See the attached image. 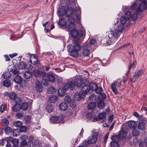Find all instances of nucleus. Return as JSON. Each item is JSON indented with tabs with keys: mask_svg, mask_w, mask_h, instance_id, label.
<instances>
[{
	"mask_svg": "<svg viewBox=\"0 0 147 147\" xmlns=\"http://www.w3.org/2000/svg\"><path fill=\"white\" fill-rule=\"evenodd\" d=\"M74 19L72 17L68 20V29L70 32L71 36L76 40H80L81 38H84V32L83 31H78L76 29V25L74 24Z\"/></svg>",
	"mask_w": 147,
	"mask_h": 147,
	"instance_id": "nucleus-1",
	"label": "nucleus"
},
{
	"mask_svg": "<svg viewBox=\"0 0 147 147\" xmlns=\"http://www.w3.org/2000/svg\"><path fill=\"white\" fill-rule=\"evenodd\" d=\"M79 40H76L73 42V45H69L67 47V50L70 55L73 57H78L79 56L78 51L81 49V47L79 44Z\"/></svg>",
	"mask_w": 147,
	"mask_h": 147,
	"instance_id": "nucleus-2",
	"label": "nucleus"
},
{
	"mask_svg": "<svg viewBox=\"0 0 147 147\" xmlns=\"http://www.w3.org/2000/svg\"><path fill=\"white\" fill-rule=\"evenodd\" d=\"M83 83L82 78H75L74 80H72L71 81L68 82L66 84H65V91H67L69 89L73 90L74 89L75 86L77 87H80Z\"/></svg>",
	"mask_w": 147,
	"mask_h": 147,
	"instance_id": "nucleus-3",
	"label": "nucleus"
},
{
	"mask_svg": "<svg viewBox=\"0 0 147 147\" xmlns=\"http://www.w3.org/2000/svg\"><path fill=\"white\" fill-rule=\"evenodd\" d=\"M121 82L118 81H114L112 83L111 85V88L113 93L116 95L119 94V92L117 90H120L121 86Z\"/></svg>",
	"mask_w": 147,
	"mask_h": 147,
	"instance_id": "nucleus-4",
	"label": "nucleus"
},
{
	"mask_svg": "<svg viewBox=\"0 0 147 147\" xmlns=\"http://www.w3.org/2000/svg\"><path fill=\"white\" fill-rule=\"evenodd\" d=\"M64 115L61 114L60 115L59 118L58 116L55 115L51 116L50 117V120L51 122L53 123H58L59 122L60 123H64Z\"/></svg>",
	"mask_w": 147,
	"mask_h": 147,
	"instance_id": "nucleus-5",
	"label": "nucleus"
},
{
	"mask_svg": "<svg viewBox=\"0 0 147 147\" xmlns=\"http://www.w3.org/2000/svg\"><path fill=\"white\" fill-rule=\"evenodd\" d=\"M144 72V70L142 69H140L134 73L133 77L130 80V81L132 83L135 82L143 74Z\"/></svg>",
	"mask_w": 147,
	"mask_h": 147,
	"instance_id": "nucleus-6",
	"label": "nucleus"
},
{
	"mask_svg": "<svg viewBox=\"0 0 147 147\" xmlns=\"http://www.w3.org/2000/svg\"><path fill=\"white\" fill-rule=\"evenodd\" d=\"M147 9V5L146 3V0H144L140 3L137 9L136 10V12L139 13L140 11L142 12Z\"/></svg>",
	"mask_w": 147,
	"mask_h": 147,
	"instance_id": "nucleus-7",
	"label": "nucleus"
},
{
	"mask_svg": "<svg viewBox=\"0 0 147 147\" xmlns=\"http://www.w3.org/2000/svg\"><path fill=\"white\" fill-rule=\"evenodd\" d=\"M60 2L59 5H60L58 9V11L59 17L64 15V7L63 5L64 4V0H59Z\"/></svg>",
	"mask_w": 147,
	"mask_h": 147,
	"instance_id": "nucleus-8",
	"label": "nucleus"
},
{
	"mask_svg": "<svg viewBox=\"0 0 147 147\" xmlns=\"http://www.w3.org/2000/svg\"><path fill=\"white\" fill-rule=\"evenodd\" d=\"M90 88L88 84H84L81 90L82 93L85 96L86 95L90 92Z\"/></svg>",
	"mask_w": 147,
	"mask_h": 147,
	"instance_id": "nucleus-9",
	"label": "nucleus"
},
{
	"mask_svg": "<svg viewBox=\"0 0 147 147\" xmlns=\"http://www.w3.org/2000/svg\"><path fill=\"white\" fill-rule=\"evenodd\" d=\"M74 13V9L71 7H69L67 10L65 11V15L67 17L69 18L67 19L68 20L72 17L74 19L73 17L71 16Z\"/></svg>",
	"mask_w": 147,
	"mask_h": 147,
	"instance_id": "nucleus-10",
	"label": "nucleus"
},
{
	"mask_svg": "<svg viewBox=\"0 0 147 147\" xmlns=\"http://www.w3.org/2000/svg\"><path fill=\"white\" fill-rule=\"evenodd\" d=\"M147 127V125L145 122L143 121H140L137 125V128L139 130L145 131Z\"/></svg>",
	"mask_w": 147,
	"mask_h": 147,
	"instance_id": "nucleus-11",
	"label": "nucleus"
},
{
	"mask_svg": "<svg viewBox=\"0 0 147 147\" xmlns=\"http://www.w3.org/2000/svg\"><path fill=\"white\" fill-rule=\"evenodd\" d=\"M43 87L41 83L38 81L35 82V89L38 92H41L43 90Z\"/></svg>",
	"mask_w": 147,
	"mask_h": 147,
	"instance_id": "nucleus-12",
	"label": "nucleus"
},
{
	"mask_svg": "<svg viewBox=\"0 0 147 147\" xmlns=\"http://www.w3.org/2000/svg\"><path fill=\"white\" fill-rule=\"evenodd\" d=\"M34 75L35 76H42L44 77L46 76L45 71H40L38 70H35L33 72Z\"/></svg>",
	"mask_w": 147,
	"mask_h": 147,
	"instance_id": "nucleus-13",
	"label": "nucleus"
},
{
	"mask_svg": "<svg viewBox=\"0 0 147 147\" xmlns=\"http://www.w3.org/2000/svg\"><path fill=\"white\" fill-rule=\"evenodd\" d=\"M80 91L79 93L76 92L74 95V100L76 101H78L80 99L83 98L85 97Z\"/></svg>",
	"mask_w": 147,
	"mask_h": 147,
	"instance_id": "nucleus-14",
	"label": "nucleus"
},
{
	"mask_svg": "<svg viewBox=\"0 0 147 147\" xmlns=\"http://www.w3.org/2000/svg\"><path fill=\"white\" fill-rule=\"evenodd\" d=\"M9 97L11 99L13 100L16 103H18L20 101L19 98L17 97L16 94L14 92L10 94Z\"/></svg>",
	"mask_w": 147,
	"mask_h": 147,
	"instance_id": "nucleus-15",
	"label": "nucleus"
},
{
	"mask_svg": "<svg viewBox=\"0 0 147 147\" xmlns=\"http://www.w3.org/2000/svg\"><path fill=\"white\" fill-rule=\"evenodd\" d=\"M97 140V137L96 136H93L89 137L87 143L89 144H92L95 143Z\"/></svg>",
	"mask_w": 147,
	"mask_h": 147,
	"instance_id": "nucleus-16",
	"label": "nucleus"
},
{
	"mask_svg": "<svg viewBox=\"0 0 147 147\" xmlns=\"http://www.w3.org/2000/svg\"><path fill=\"white\" fill-rule=\"evenodd\" d=\"M128 127L130 128L133 129L136 127L137 124L136 122L133 120H130L127 123Z\"/></svg>",
	"mask_w": 147,
	"mask_h": 147,
	"instance_id": "nucleus-17",
	"label": "nucleus"
},
{
	"mask_svg": "<svg viewBox=\"0 0 147 147\" xmlns=\"http://www.w3.org/2000/svg\"><path fill=\"white\" fill-rule=\"evenodd\" d=\"M96 106V103L95 102H91L88 105V110L94 111L95 109Z\"/></svg>",
	"mask_w": 147,
	"mask_h": 147,
	"instance_id": "nucleus-18",
	"label": "nucleus"
},
{
	"mask_svg": "<svg viewBox=\"0 0 147 147\" xmlns=\"http://www.w3.org/2000/svg\"><path fill=\"white\" fill-rule=\"evenodd\" d=\"M21 109V105L19 103H16L12 107L13 111L17 112L19 111Z\"/></svg>",
	"mask_w": 147,
	"mask_h": 147,
	"instance_id": "nucleus-19",
	"label": "nucleus"
},
{
	"mask_svg": "<svg viewBox=\"0 0 147 147\" xmlns=\"http://www.w3.org/2000/svg\"><path fill=\"white\" fill-rule=\"evenodd\" d=\"M112 37H113L115 38H117L118 36V32L117 30L115 29L114 30H111L110 31Z\"/></svg>",
	"mask_w": 147,
	"mask_h": 147,
	"instance_id": "nucleus-20",
	"label": "nucleus"
},
{
	"mask_svg": "<svg viewBox=\"0 0 147 147\" xmlns=\"http://www.w3.org/2000/svg\"><path fill=\"white\" fill-rule=\"evenodd\" d=\"M88 84L90 88V91L92 92L93 91H95L98 86L97 85L94 83L92 82Z\"/></svg>",
	"mask_w": 147,
	"mask_h": 147,
	"instance_id": "nucleus-21",
	"label": "nucleus"
},
{
	"mask_svg": "<svg viewBox=\"0 0 147 147\" xmlns=\"http://www.w3.org/2000/svg\"><path fill=\"white\" fill-rule=\"evenodd\" d=\"M127 132L125 130L120 131L119 132V136L120 138H124L127 136Z\"/></svg>",
	"mask_w": 147,
	"mask_h": 147,
	"instance_id": "nucleus-22",
	"label": "nucleus"
},
{
	"mask_svg": "<svg viewBox=\"0 0 147 147\" xmlns=\"http://www.w3.org/2000/svg\"><path fill=\"white\" fill-rule=\"evenodd\" d=\"M22 80V78L20 76L17 75L14 78V81L16 83L19 84Z\"/></svg>",
	"mask_w": 147,
	"mask_h": 147,
	"instance_id": "nucleus-23",
	"label": "nucleus"
},
{
	"mask_svg": "<svg viewBox=\"0 0 147 147\" xmlns=\"http://www.w3.org/2000/svg\"><path fill=\"white\" fill-rule=\"evenodd\" d=\"M111 139L112 141V142H118L120 140V137L118 135H114L111 137Z\"/></svg>",
	"mask_w": 147,
	"mask_h": 147,
	"instance_id": "nucleus-24",
	"label": "nucleus"
},
{
	"mask_svg": "<svg viewBox=\"0 0 147 147\" xmlns=\"http://www.w3.org/2000/svg\"><path fill=\"white\" fill-rule=\"evenodd\" d=\"M57 97L56 96L53 95L50 96L49 98V101L50 103H53L57 100Z\"/></svg>",
	"mask_w": 147,
	"mask_h": 147,
	"instance_id": "nucleus-25",
	"label": "nucleus"
},
{
	"mask_svg": "<svg viewBox=\"0 0 147 147\" xmlns=\"http://www.w3.org/2000/svg\"><path fill=\"white\" fill-rule=\"evenodd\" d=\"M1 123L2 125L5 126H7L9 123V121L6 118L2 119L1 121Z\"/></svg>",
	"mask_w": 147,
	"mask_h": 147,
	"instance_id": "nucleus-26",
	"label": "nucleus"
},
{
	"mask_svg": "<svg viewBox=\"0 0 147 147\" xmlns=\"http://www.w3.org/2000/svg\"><path fill=\"white\" fill-rule=\"evenodd\" d=\"M24 76L25 78L28 79L32 76V74L31 71H27L25 72Z\"/></svg>",
	"mask_w": 147,
	"mask_h": 147,
	"instance_id": "nucleus-27",
	"label": "nucleus"
},
{
	"mask_svg": "<svg viewBox=\"0 0 147 147\" xmlns=\"http://www.w3.org/2000/svg\"><path fill=\"white\" fill-rule=\"evenodd\" d=\"M137 61L136 60H135L134 61L133 63L129 65V67H128V70L127 71V74H128L131 68L134 67L137 65Z\"/></svg>",
	"mask_w": 147,
	"mask_h": 147,
	"instance_id": "nucleus-28",
	"label": "nucleus"
},
{
	"mask_svg": "<svg viewBox=\"0 0 147 147\" xmlns=\"http://www.w3.org/2000/svg\"><path fill=\"white\" fill-rule=\"evenodd\" d=\"M30 61L34 65L40 64V61L38 60V59L35 57H34L32 59H30Z\"/></svg>",
	"mask_w": 147,
	"mask_h": 147,
	"instance_id": "nucleus-29",
	"label": "nucleus"
},
{
	"mask_svg": "<svg viewBox=\"0 0 147 147\" xmlns=\"http://www.w3.org/2000/svg\"><path fill=\"white\" fill-rule=\"evenodd\" d=\"M105 103L102 100L100 101L98 103L97 106L98 108L100 109H103L105 107Z\"/></svg>",
	"mask_w": 147,
	"mask_h": 147,
	"instance_id": "nucleus-30",
	"label": "nucleus"
},
{
	"mask_svg": "<svg viewBox=\"0 0 147 147\" xmlns=\"http://www.w3.org/2000/svg\"><path fill=\"white\" fill-rule=\"evenodd\" d=\"M58 95L59 96H61L64 95V87H63L58 90Z\"/></svg>",
	"mask_w": 147,
	"mask_h": 147,
	"instance_id": "nucleus-31",
	"label": "nucleus"
},
{
	"mask_svg": "<svg viewBox=\"0 0 147 147\" xmlns=\"http://www.w3.org/2000/svg\"><path fill=\"white\" fill-rule=\"evenodd\" d=\"M99 118L100 119H103L106 117V114L105 112L99 113L98 114Z\"/></svg>",
	"mask_w": 147,
	"mask_h": 147,
	"instance_id": "nucleus-32",
	"label": "nucleus"
},
{
	"mask_svg": "<svg viewBox=\"0 0 147 147\" xmlns=\"http://www.w3.org/2000/svg\"><path fill=\"white\" fill-rule=\"evenodd\" d=\"M60 19L58 22V23L59 25L61 27H64V18H61Z\"/></svg>",
	"mask_w": 147,
	"mask_h": 147,
	"instance_id": "nucleus-33",
	"label": "nucleus"
},
{
	"mask_svg": "<svg viewBox=\"0 0 147 147\" xmlns=\"http://www.w3.org/2000/svg\"><path fill=\"white\" fill-rule=\"evenodd\" d=\"M3 85L6 87H9L11 85L10 81L8 80H4L3 82Z\"/></svg>",
	"mask_w": 147,
	"mask_h": 147,
	"instance_id": "nucleus-34",
	"label": "nucleus"
},
{
	"mask_svg": "<svg viewBox=\"0 0 147 147\" xmlns=\"http://www.w3.org/2000/svg\"><path fill=\"white\" fill-rule=\"evenodd\" d=\"M47 78L49 81L51 82H53L55 80V78L53 74H49L47 76Z\"/></svg>",
	"mask_w": 147,
	"mask_h": 147,
	"instance_id": "nucleus-35",
	"label": "nucleus"
},
{
	"mask_svg": "<svg viewBox=\"0 0 147 147\" xmlns=\"http://www.w3.org/2000/svg\"><path fill=\"white\" fill-rule=\"evenodd\" d=\"M20 129H15L13 131V136H17L20 135Z\"/></svg>",
	"mask_w": 147,
	"mask_h": 147,
	"instance_id": "nucleus-36",
	"label": "nucleus"
},
{
	"mask_svg": "<svg viewBox=\"0 0 147 147\" xmlns=\"http://www.w3.org/2000/svg\"><path fill=\"white\" fill-rule=\"evenodd\" d=\"M140 134V131L137 129L136 127L133 129L132 134L135 136H137Z\"/></svg>",
	"mask_w": 147,
	"mask_h": 147,
	"instance_id": "nucleus-37",
	"label": "nucleus"
},
{
	"mask_svg": "<svg viewBox=\"0 0 147 147\" xmlns=\"http://www.w3.org/2000/svg\"><path fill=\"white\" fill-rule=\"evenodd\" d=\"M47 90L49 94L54 93L56 91L55 88L52 86L50 87Z\"/></svg>",
	"mask_w": 147,
	"mask_h": 147,
	"instance_id": "nucleus-38",
	"label": "nucleus"
},
{
	"mask_svg": "<svg viewBox=\"0 0 147 147\" xmlns=\"http://www.w3.org/2000/svg\"><path fill=\"white\" fill-rule=\"evenodd\" d=\"M3 78L5 79L10 78L11 76V74L9 72L7 71L2 75Z\"/></svg>",
	"mask_w": 147,
	"mask_h": 147,
	"instance_id": "nucleus-39",
	"label": "nucleus"
},
{
	"mask_svg": "<svg viewBox=\"0 0 147 147\" xmlns=\"http://www.w3.org/2000/svg\"><path fill=\"white\" fill-rule=\"evenodd\" d=\"M139 13L136 12V13H134L131 17V21H134L136 20L138 18V14Z\"/></svg>",
	"mask_w": 147,
	"mask_h": 147,
	"instance_id": "nucleus-40",
	"label": "nucleus"
},
{
	"mask_svg": "<svg viewBox=\"0 0 147 147\" xmlns=\"http://www.w3.org/2000/svg\"><path fill=\"white\" fill-rule=\"evenodd\" d=\"M28 107V104L26 102H24L23 103L22 106H21V108L23 110H26Z\"/></svg>",
	"mask_w": 147,
	"mask_h": 147,
	"instance_id": "nucleus-41",
	"label": "nucleus"
},
{
	"mask_svg": "<svg viewBox=\"0 0 147 147\" xmlns=\"http://www.w3.org/2000/svg\"><path fill=\"white\" fill-rule=\"evenodd\" d=\"M4 131L6 134H9L11 133L12 129L9 127H6L4 129Z\"/></svg>",
	"mask_w": 147,
	"mask_h": 147,
	"instance_id": "nucleus-42",
	"label": "nucleus"
},
{
	"mask_svg": "<svg viewBox=\"0 0 147 147\" xmlns=\"http://www.w3.org/2000/svg\"><path fill=\"white\" fill-rule=\"evenodd\" d=\"M18 66L20 69H24L26 67V63L23 61L22 62L18 65Z\"/></svg>",
	"mask_w": 147,
	"mask_h": 147,
	"instance_id": "nucleus-43",
	"label": "nucleus"
},
{
	"mask_svg": "<svg viewBox=\"0 0 147 147\" xmlns=\"http://www.w3.org/2000/svg\"><path fill=\"white\" fill-rule=\"evenodd\" d=\"M22 124V122L20 121H17L15 122L13 124L14 126L17 127H20Z\"/></svg>",
	"mask_w": 147,
	"mask_h": 147,
	"instance_id": "nucleus-44",
	"label": "nucleus"
},
{
	"mask_svg": "<svg viewBox=\"0 0 147 147\" xmlns=\"http://www.w3.org/2000/svg\"><path fill=\"white\" fill-rule=\"evenodd\" d=\"M106 97V95L105 93H100L99 96V98L101 100H104L105 99Z\"/></svg>",
	"mask_w": 147,
	"mask_h": 147,
	"instance_id": "nucleus-45",
	"label": "nucleus"
},
{
	"mask_svg": "<svg viewBox=\"0 0 147 147\" xmlns=\"http://www.w3.org/2000/svg\"><path fill=\"white\" fill-rule=\"evenodd\" d=\"M90 50L88 49H84L83 52V53L85 56H88L89 54Z\"/></svg>",
	"mask_w": 147,
	"mask_h": 147,
	"instance_id": "nucleus-46",
	"label": "nucleus"
},
{
	"mask_svg": "<svg viewBox=\"0 0 147 147\" xmlns=\"http://www.w3.org/2000/svg\"><path fill=\"white\" fill-rule=\"evenodd\" d=\"M125 16L127 20H129L131 17V12L130 11L127 12L125 14Z\"/></svg>",
	"mask_w": 147,
	"mask_h": 147,
	"instance_id": "nucleus-47",
	"label": "nucleus"
},
{
	"mask_svg": "<svg viewBox=\"0 0 147 147\" xmlns=\"http://www.w3.org/2000/svg\"><path fill=\"white\" fill-rule=\"evenodd\" d=\"M47 109L48 113H51L52 112L53 110V107L52 105H48L47 107Z\"/></svg>",
	"mask_w": 147,
	"mask_h": 147,
	"instance_id": "nucleus-48",
	"label": "nucleus"
},
{
	"mask_svg": "<svg viewBox=\"0 0 147 147\" xmlns=\"http://www.w3.org/2000/svg\"><path fill=\"white\" fill-rule=\"evenodd\" d=\"M24 113L23 112H19L16 114V117L18 118H21L24 117Z\"/></svg>",
	"mask_w": 147,
	"mask_h": 147,
	"instance_id": "nucleus-49",
	"label": "nucleus"
},
{
	"mask_svg": "<svg viewBox=\"0 0 147 147\" xmlns=\"http://www.w3.org/2000/svg\"><path fill=\"white\" fill-rule=\"evenodd\" d=\"M35 143L32 140H30L28 142V147H35Z\"/></svg>",
	"mask_w": 147,
	"mask_h": 147,
	"instance_id": "nucleus-50",
	"label": "nucleus"
},
{
	"mask_svg": "<svg viewBox=\"0 0 147 147\" xmlns=\"http://www.w3.org/2000/svg\"><path fill=\"white\" fill-rule=\"evenodd\" d=\"M111 147H119L118 143L116 142H111Z\"/></svg>",
	"mask_w": 147,
	"mask_h": 147,
	"instance_id": "nucleus-51",
	"label": "nucleus"
},
{
	"mask_svg": "<svg viewBox=\"0 0 147 147\" xmlns=\"http://www.w3.org/2000/svg\"><path fill=\"white\" fill-rule=\"evenodd\" d=\"M102 90V89L101 87H98L97 86L96 89L95 90V91L96 94H98L101 93Z\"/></svg>",
	"mask_w": 147,
	"mask_h": 147,
	"instance_id": "nucleus-52",
	"label": "nucleus"
},
{
	"mask_svg": "<svg viewBox=\"0 0 147 147\" xmlns=\"http://www.w3.org/2000/svg\"><path fill=\"white\" fill-rule=\"evenodd\" d=\"M127 19L124 16L121 17L120 18V22L121 24H125L126 22V21Z\"/></svg>",
	"mask_w": 147,
	"mask_h": 147,
	"instance_id": "nucleus-53",
	"label": "nucleus"
},
{
	"mask_svg": "<svg viewBox=\"0 0 147 147\" xmlns=\"http://www.w3.org/2000/svg\"><path fill=\"white\" fill-rule=\"evenodd\" d=\"M124 26H123V24H121L119 25L118 26L117 31H118V32H120L122 31L123 29Z\"/></svg>",
	"mask_w": 147,
	"mask_h": 147,
	"instance_id": "nucleus-54",
	"label": "nucleus"
},
{
	"mask_svg": "<svg viewBox=\"0 0 147 147\" xmlns=\"http://www.w3.org/2000/svg\"><path fill=\"white\" fill-rule=\"evenodd\" d=\"M14 146H17V145L19 143V140L17 139H14L11 142Z\"/></svg>",
	"mask_w": 147,
	"mask_h": 147,
	"instance_id": "nucleus-55",
	"label": "nucleus"
},
{
	"mask_svg": "<svg viewBox=\"0 0 147 147\" xmlns=\"http://www.w3.org/2000/svg\"><path fill=\"white\" fill-rule=\"evenodd\" d=\"M20 131L22 132H25L27 130V127L25 126H21L20 127Z\"/></svg>",
	"mask_w": 147,
	"mask_h": 147,
	"instance_id": "nucleus-56",
	"label": "nucleus"
},
{
	"mask_svg": "<svg viewBox=\"0 0 147 147\" xmlns=\"http://www.w3.org/2000/svg\"><path fill=\"white\" fill-rule=\"evenodd\" d=\"M66 3L68 5H71L75 2V0H65Z\"/></svg>",
	"mask_w": 147,
	"mask_h": 147,
	"instance_id": "nucleus-57",
	"label": "nucleus"
},
{
	"mask_svg": "<svg viewBox=\"0 0 147 147\" xmlns=\"http://www.w3.org/2000/svg\"><path fill=\"white\" fill-rule=\"evenodd\" d=\"M93 115L92 113H88L86 115L87 118L89 120H90L92 117Z\"/></svg>",
	"mask_w": 147,
	"mask_h": 147,
	"instance_id": "nucleus-58",
	"label": "nucleus"
},
{
	"mask_svg": "<svg viewBox=\"0 0 147 147\" xmlns=\"http://www.w3.org/2000/svg\"><path fill=\"white\" fill-rule=\"evenodd\" d=\"M59 107L61 110L64 111V102H63L60 104Z\"/></svg>",
	"mask_w": 147,
	"mask_h": 147,
	"instance_id": "nucleus-59",
	"label": "nucleus"
},
{
	"mask_svg": "<svg viewBox=\"0 0 147 147\" xmlns=\"http://www.w3.org/2000/svg\"><path fill=\"white\" fill-rule=\"evenodd\" d=\"M5 104H2L0 107V112L1 113H3L4 111Z\"/></svg>",
	"mask_w": 147,
	"mask_h": 147,
	"instance_id": "nucleus-60",
	"label": "nucleus"
},
{
	"mask_svg": "<svg viewBox=\"0 0 147 147\" xmlns=\"http://www.w3.org/2000/svg\"><path fill=\"white\" fill-rule=\"evenodd\" d=\"M80 13H78V14L76 16V20L77 21V22L78 23H79L80 20Z\"/></svg>",
	"mask_w": 147,
	"mask_h": 147,
	"instance_id": "nucleus-61",
	"label": "nucleus"
},
{
	"mask_svg": "<svg viewBox=\"0 0 147 147\" xmlns=\"http://www.w3.org/2000/svg\"><path fill=\"white\" fill-rule=\"evenodd\" d=\"M24 119L26 121L29 122L30 121V117L29 115H27L25 117Z\"/></svg>",
	"mask_w": 147,
	"mask_h": 147,
	"instance_id": "nucleus-62",
	"label": "nucleus"
},
{
	"mask_svg": "<svg viewBox=\"0 0 147 147\" xmlns=\"http://www.w3.org/2000/svg\"><path fill=\"white\" fill-rule=\"evenodd\" d=\"M145 146V144L144 141H141L139 144V147H144Z\"/></svg>",
	"mask_w": 147,
	"mask_h": 147,
	"instance_id": "nucleus-63",
	"label": "nucleus"
},
{
	"mask_svg": "<svg viewBox=\"0 0 147 147\" xmlns=\"http://www.w3.org/2000/svg\"><path fill=\"white\" fill-rule=\"evenodd\" d=\"M21 144L23 147L25 146L27 144V141L26 140H23L21 142Z\"/></svg>",
	"mask_w": 147,
	"mask_h": 147,
	"instance_id": "nucleus-64",
	"label": "nucleus"
}]
</instances>
